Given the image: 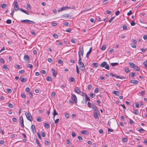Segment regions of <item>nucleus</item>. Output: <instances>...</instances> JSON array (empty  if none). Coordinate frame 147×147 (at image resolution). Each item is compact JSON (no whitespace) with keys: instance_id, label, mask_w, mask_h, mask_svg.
<instances>
[{"instance_id":"obj_1","label":"nucleus","mask_w":147,"mask_h":147,"mask_svg":"<svg viewBox=\"0 0 147 147\" xmlns=\"http://www.w3.org/2000/svg\"><path fill=\"white\" fill-rule=\"evenodd\" d=\"M100 67H104L105 69L107 70L109 69V65L105 61L102 62L100 64Z\"/></svg>"},{"instance_id":"obj_2","label":"nucleus","mask_w":147,"mask_h":147,"mask_svg":"<svg viewBox=\"0 0 147 147\" xmlns=\"http://www.w3.org/2000/svg\"><path fill=\"white\" fill-rule=\"evenodd\" d=\"M78 57H79V61L78 62V63L79 64L80 67H83L84 66V64L81 61L82 59L80 56V54L79 51L78 52Z\"/></svg>"},{"instance_id":"obj_3","label":"nucleus","mask_w":147,"mask_h":147,"mask_svg":"<svg viewBox=\"0 0 147 147\" xmlns=\"http://www.w3.org/2000/svg\"><path fill=\"white\" fill-rule=\"evenodd\" d=\"M25 115L27 119L28 120L30 121H32V117L29 113L26 112L25 113Z\"/></svg>"},{"instance_id":"obj_4","label":"nucleus","mask_w":147,"mask_h":147,"mask_svg":"<svg viewBox=\"0 0 147 147\" xmlns=\"http://www.w3.org/2000/svg\"><path fill=\"white\" fill-rule=\"evenodd\" d=\"M14 7L15 11H17L19 10V7L18 5V3L17 1H15L14 2Z\"/></svg>"},{"instance_id":"obj_5","label":"nucleus","mask_w":147,"mask_h":147,"mask_svg":"<svg viewBox=\"0 0 147 147\" xmlns=\"http://www.w3.org/2000/svg\"><path fill=\"white\" fill-rule=\"evenodd\" d=\"M71 98L72 100L74 101V102L76 104L77 103V97L75 94H71Z\"/></svg>"},{"instance_id":"obj_6","label":"nucleus","mask_w":147,"mask_h":147,"mask_svg":"<svg viewBox=\"0 0 147 147\" xmlns=\"http://www.w3.org/2000/svg\"><path fill=\"white\" fill-rule=\"evenodd\" d=\"M71 9V7H69L67 6V7H62L60 9H59L58 10V11L59 12H61L62 11L67 10L68 9Z\"/></svg>"},{"instance_id":"obj_7","label":"nucleus","mask_w":147,"mask_h":147,"mask_svg":"<svg viewBox=\"0 0 147 147\" xmlns=\"http://www.w3.org/2000/svg\"><path fill=\"white\" fill-rule=\"evenodd\" d=\"M24 120L22 117H20V122L21 124V127L23 128L24 127Z\"/></svg>"},{"instance_id":"obj_8","label":"nucleus","mask_w":147,"mask_h":147,"mask_svg":"<svg viewBox=\"0 0 147 147\" xmlns=\"http://www.w3.org/2000/svg\"><path fill=\"white\" fill-rule=\"evenodd\" d=\"M99 114V113L98 111H96L94 112V113L93 114V115L94 118L96 119H98V115Z\"/></svg>"},{"instance_id":"obj_9","label":"nucleus","mask_w":147,"mask_h":147,"mask_svg":"<svg viewBox=\"0 0 147 147\" xmlns=\"http://www.w3.org/2000/svg\"><path fill=\"white\" fill-rule=\"evenodd\" d=\"M74 91L76 93L79 94L81 93V91L80 89L77 87H76L74 89Z\"/></svg>"},{"instance_id":"obj_10","label":"nucleus","mask_w":147,"mask_h":147,"mask_svg":"<svg viewBox=\"0 0 147 147\" xmlns=\"http://www.w3.org/2000/svg\"><path fill=\"white\" fill-rule=\"evenodd\" d=\"M51 70L53 72V75L54 76V77H55L57 74V71H56L55 69L53 68L51 69Z\"/></svg>"},{"instance_id":"obj_11","label":"nucleus","mask_w":147,"mask_h":147,"mask_svg":"<svg viewBox=\"0 0 147 147\" xmlns=\"http://www.w3.org/2000/svg\"><path fill=\"white\" fill-rule=\"evenodd\" d=\"M31 129L32 130V132L34 133L36 131V128L35 125H32Z\"/></svg>"},{"instance_id":"obj_12","label":"nucleus","mask_w":147,"mask_h":147,"mask_svg":"<svg viewBox=\"0 0 147 147\" xmlns=\"http://www.w3.org/2000/svg\"><path fill=\"white\" fill-rule=\"evenodd\" d=\"M24 59L26 61H29V58L28 55L25 54L24 55Z\"/></svg>"},{"instance_id":"obj_13","label":"nucleus","mask_w":147,"mask_h":147,"mask_svg":"<svg viewBox=\"0 0 147 147\" xmlns=\"http://www.w3.org/2000/svg\"><path fill=\"white\" fill-rule=\"evenodd\" d=\"M92 108L94 109V112L96 111H98L95 105H94L93 104Z\"/></svg>"},{"instance_id":"obj_14","label":"nucleus","mask_w":147,"mask_h":147,"mask_svg":"<svg viewBox=\"0 0 147 147\" xmlns=\"http://www.w3.org/2000/svg\"><path fill=\"white\" fill-rule=\"evenodd\" d=\"M92 50V48L90 47V49L89 50L88 52L87 53L86 55V57H88L89 55L90 54Z\"/></svg>"},{"instance_id":"obj_15","label":"nucleus","mask_w":147,"mask_h":147,"mask_svg":"<svg viewBox=\"0 0 147 147\" xmlns=\"http://www.w3.org/2000/svg\"><path fill=\"white\" fill-rule=\"evenodd\" d=\"M58 114V113H57L56 111V110H53V118L54 119H55V116Z\"/></svg>"},{"instance_id":"obj_16","label":"nucleus","mask_w":147,"mask_h":147,"mask_svg":"<svg viewBox=\"0 0 147 147\" xmlns=\"http://www.w3.org/2000/svg\"><path fill=\"white\" fill-rule=\"evenodd\" d=\"M131 82L134 84H137L138 83V81L136 80H133Z\"/></svg>"},{"instance_id":"obj_17","label":"nucleus","mask_w":147,"mask_h":147,"mask_svg":"<svg viewBox=\"0 0 147 147\" xmlns=\"http://www.w3.org/2000/svg\"><path fill=\"white\" fill-rule=\"evenodd\" d=\"M81 133L87 135L89 134V132L87 131H82Z\"/></svg>"},{"instance_id":"obj_18","label":"nucleus","mask_w":147,"mask_h":147,"mask_svg":"<svg viewBox=\"0 0 147 147\" xmlns=\"http://www.w3.org/2000/svg\"><path fill=\"white\" fill-rule=\"evenodd\" d=\"M129 64L130 66L131 67H133L134 68L136 65L133 63L132 62H130L129 63Z\"/></svg>"},{"instance_id":"obj_19","label":"nucleus","mask_w":147,"mask_h":147,"mask_svg":"<svg viewBox=\"0 0 147 147\" xmlns=\"http://www.w3.org/2000/svg\"><path fill=\"white\" fill-rule=\"evenodd\" d=\"M112 93L113 94H114L117 96H118L119 94V92L116 91H113L112 92Z\"/></svg>"},{"instance_id":"obj_20","label":"nucleus","mask_w":147,"mask_h":147,"mask_svg":"<svg viewBox=\"0 0 147 147\" xmlns=\"http://www.w3.org/2000/svg\"><path fill=\"white\" fill-rule=\"evenodd\" d=\"M85 100L86 101H90V98L88 97L87 94H85Z\"/></svg>"},{"instance_id":"obj_21","label":"nucleus","mask_w":147,"mask_h":147,"mask_svg":"<svg viewBox=\"0 0 147 147\" xmlns=\"http://www.w3.org/2000/svg\"><path fill=\"white\" fill-rule=\"evenodd\" d=\"M7 6V5L5 3L1 4L0 5V7L3 8H5Z\"/></svg>"},{"instance_id":"obj_22","label":"nucleus","mask_w":147,"mask_h":147,"mask_svg":"<svg viewBox=\"0 0 147 147\" xmlns=\"http://www.w3.org/2000/svg\"><path fill=\"white\" fill-rule=\"evenodd\" d=\"M134 69L137 71H140V69L139 68L137 65H135L134 67Z\"/></svg>"},{"instance_id":"obj_23","label":"nucleus","mask_w":147,"mask_h":147,"mask_svg":"<svg viewBox=\"0 0 147 147\" xmlns=\"http://www.w3.org/2000/svg\"><path fill=\"white\" fill-rule=\"evenodd\" d=\"M80 51L81 55L83 56L84 53L83 47H82V48L81 49H80Z\"/></svg>"},{"instance_id":"obj_24","label":"nucleus","mask_w":147,"mask_h":147,"mask_svg":"<svg viewBox=\"0 0 147 147\" xmlns=\"http://www.w3.org/2000/svg\"><path fill=\"white\" fill-rule=\"evenodd\" d=\"M44 126L46 128H48L49 127V125L48 123H45L44 124Z\"/></svg>"},{"instance_id":"obj_25","label":"nucleus","mask_w":147,"mask_h":147,"mask_svg":"<svg viewBox=\"0 0 147 147\" xmlns=\"http://www.w3.org/2000/svg\"><path fill=\"white\" fill-rule=\"evenodd\" d=\"M27 9L28 10H30L31 9V6L30 5L29 3H28L27 4Z\"/></svg>"},{"instance_id":"obj_26","label":"nucleus","mask_w":147,"mask_h":147,"mask_svg":"<svg viewBox=\"0 0 147 147\" xmlns=\"http://www.w3.org/2000/svg\"><path fill=\"white\" fill-rule=\"evenodd\" d=\"M70 15L68 14H65L63 15L62 17L64 18L69 17Z\"/></svg>"},{"instance_id":"obj_27","label":"nucleus","mask_w":147,"mask_h":147,"mask_svg":"<svg viewBox=\"0 0 147 147\" xmlns=\"http://www.w3.org/2000/svg\"><path fill=\"white\" fill-rule=\"evenodd\" d=\"M46 80L48 81H51L52 80V78L51 77L48 76L47 77Z\"/></svg>"},{"instance_id":"obj_28","label":"nucleus","mask_w":147,"mask_h":147,"mask_svg":"<svg viewBox=\"0 0 147 147\" xmlns=\"http://www.w3.org/2000/svg\"><path fill=\"white\" fill-rule=\"evenodd\" d=\"M98 65L99 64L98 63H93L92 64V65L96 67H97Z\"/></svg>"},{"instance_id":"obj_29","label":"nucleus","mask_w":147,"mask_h":147,"mask_svg":"<svg viewBox=\"0 0 147 147\" xmlns=\"http://www.w3.org/2000/svg\"><path fill=\"white\" fill-rule=\"evenodd\" d=\"M119 64L118 63H111V65L112 66H114L115 65H117Z\"/></svg>"},{"instance_id":"obj_30","label":"nucleus","mask_w":147,"mask_h":147,"mask_svg":"<svg viewBox=\"0 0 147 147\" xmlns=\"http://www.w3.org/2000/svg\"><path fill=\"white\" fill-rule=\"evenodd\" d=\"M28 20H21L20 21L22 23H28Z\"/></svg>"},{"instance_id":"obj_31","label":"nucleus","mask_w":147,"mask_h":147,"mask_svg":"<svg viewBox=\"0 0 147 147\" xmlns=\"http://www.w3.org/2000/svg\"><path fill=\"white\" fill-rule=\"evenodd\" d=\"M36 120L37 121L40 122L42 121V120L40 117H38L36 118Z\"/></svg>"},{"instance_id":"obj_32","label":"nucleus","mask_w":147,"mask_h":147,"mask_svg":"<svg viewBox=\"0 0 147 147\" xmlns=\"http://www.w3.org/2000/svg\"><path fill=\"white\" fill-rule=\"evenodd\" d=\"M6 23L7 24H11V21L10 20L8 19L6 21Z\"/></svg>"},{"instance_id":"obj_33","label":"nucleus","mask_w":147,"mask_h":147,"mask_svg":"<svg viewBox=\"0 0 147 147\" xmlns=\"http://www.w3.org/2000/svg\"><path fill=\"white\" fill-rule=\"evenodd\" d=\"M27 79L26 78H22L21 80V82H25L26 81Z\"/></svg>"},{"instance_id":"obj_34","label":"nucleus","mask_w":147,"mask_h":147,"mask_svg":"<svg viewBox=\"0 0 147 147\" xmlns=\"http://www.w3.org/2000/svg\"><path fill=\"white\" fill-rule=\"evenodd\" d=\"M69 80L70 82H73L75 81V79L73 77H71L70 78Z\"/></svg>"},{"instance_id":"obj_35","label":"nucleus","mask_w":147,"mask_h":147,"mask_svg":"<svg viewBox=\"0 0 147 147\" xmlns=\"http://www.w3.org/2000/svg\"><path fill=\"white\" fill-rule=\"evenodd\" d=\"M64 25L67 26H70V24L68 22H67L64 23Z\"/></svg>"},{"instance_id":"obj_36","label":"nucleus","mask_w":147,"mask_h":147,"mask_svg":"<svg viewBox=\"0 0 147 147\" xmlns=\"http://www.w3.org/2000/svg\"><path fill=\"white\" fill-rule=\"evenodd\" d=\"M122 140L124 142H126L127 141V139L126 138H122Z\"/></svg>"},{"instance_id":"obj_37","label":"nucleus","mask_w":147,"mask_h":147,"mask_svg":"<svg viewBox=\"0 0 147 147\" xmlns=\"http://www.w3.org/2000/svg\"><path fill=\"white\" fill-rule=\"evenodd\" d=\"M133 113H134L135 114L137 115L139 113V111L138 110H135L134 111V112H133Z\"/></svg>"},{"instance_id":"obj_38","label":"nucleus","mask_w":147,"mask_h":147,"mask_svg":"<svg viewBox=\"0 0 147 147\" xmlns=\"http://www.w3.org/2000/svg\"><path fill=\"white\" fill-rule=\"evenodd\" d=\"M144 65V66L146 68H147V60L145 61L143 63Z\"/></svg>"},{"instance_id":"obj_39","label":"nucleus","mask_w":147,"mask_h":147,"mask_svg":"<svg viewBox=\"0 0 147 147\" xmlns=\"http://www.w3.org/2000/svg\"><path fill=\"white\" fill-rule=\"evenodd\" d=\"M36 143L40 147L41 146V145L40 144L39 141L37 139H36Z\"/></svg>"},{"instance_id":"obj_40","label":"nucleus","mask_w":147,"mask_h":147,"mask_svg":"<svg viewBox=\"0 0 147 147\" xmlns=\"http://www.w3.org/2000/svg\"><path fill=\"white\" fill-rule=\"evenodd\" d=\"M76 69L77 74H79V68L78 66L77 65H76Z\"/></svg>"},{"instance_id":"obj_41","label":"nucleus","mask_w":147,"mask_h":147,"mask_svg":"<svg viewBox=\"0 0 147 147\" xmlns=\"http://www.w3.org/2000/svg\"><path fill=\"white\" fill-rule=\"evenodd\" d=\"M27 67L28 68H29L31 69H32L33 67V66L31 64H28L27 65Z\"/></svg>"},{"instance_id":"obj_42","label":"nucleus","mask_w":147,"mask_h":147,"mask_svg":"<svg viewBox=\"0 0 147 147\" xmlns=\"http://www.w3.org/2000/svg\"><path fill=\"white\" fill-rule=\"evenodd\" d=\"M55 92H52V93L51 94V96L53 97H55Z\"/></svg>"},{"instance_id":"obj_43","label":"nucleus","mask_w":147,"mask_h":147,"mask_svg":"<svg viewBox=\"0 0 147 147\" xmlns=\"http://www.w3.org/2000/svg\"><path fill=\"white\" fill-rule=\"evenodd\" d=\"M131 26H134L136 25V23L134 21H132L131 23Z\"/></svg>"},{"instance_id":"obj_44","label":"nucleus","mask_w":147,"mask_h":147,"mask_svg":"<svg viewBox=\"0 0 147 147\" xmlns=\"http://www.w3.org/2000/svg\"><path fill=\"white\" fill-rule=\"evenodd\" d=\"M28 94L30 98H32V97L33 94L32 92H29Z\"/></svg>"},{"instance_id":"obj_45","label":"nucleus","mask_w":147,"mask_h":147,"mask_svg":"<svg viewBox=\"0 0 147 147\" xmlns=\"http://www.w3.org/2000/svg\"><path fill=\"white\" fill-rule=\"evenodd\" d=\"M95 94L93 93H91L90 94V96L92 98H94L95 96Z\"/></svg>"},{"instance_id":"obj_46","label":"nucleus","mask_w":147,"mask_h":147,"mask_svg":"<svg viewBox=\"0 0 147 147\" xmlns=\"http://www.w3.org/2000/svg\"><path fill=\"white\" fill-rule=\"evenodd\" d=\"M127 28V26L125 25H124L123 26V30H125Z\"/></svg>"},{"instance_id":"obj_47","label":"nucleus","mask_w":147,"mask_h":147,"mask_svg":"<svg viewBox=\"0 0 147 147\" xmlns=\"http://www.w3.org/2000/svg\"><path fill=\"white\" fill-rule=\"evenodd\" d=\"M53 36L56 38H58V36L56 34H54L53 35Z\"/></svg>"},{"instance_id":"obj_48","label":"nucleus","mask_w":147,"mask_h":147,"mask_svg":"<svg viewBox=\"0 0 147 147\" xmlns=\"http://www.w3.org/2000/svg\"><path fill=\"white\" fill-rule=\"evenodd\" d=\"M28 23H29L30 24H33L34 23V22L32 21L28 20Z\"/></svg>"},{"instance_id":"obj_49","label":"nucleus","mask_w":147,"mask_h":147,"mask_svg":"<svg viewBox=\"0 0 147 147\" xmlns=\"http://www.w3.org/2000/svg\"><path fill=\"white\" fill-rule=\"evenodd\" d=\"M45 144L46 145H49L50 144V142L47 141H45Z\"/></svg>"},{"instance_id":"obj_50","label":"nucleus","mask_w":147,"mask_h":147,"mask_svg":"<svg viewBox=\"0 0 147 147\" xmlns=\"http://www.w3.org/2000/svg\"><path fill=\"white\" fill-rule=\"evenodd\" d=\"M37 135L39 138L40 140L41 139V137L40 136V134L39 132H38L37 133Z\"/></svg>"},{"instance_id":"obj_51","label":"nucleus","mask_w":147,"mask_h":147,"mask_svg":"<svg viewBox=\"0 0 147 147\" xmlns=\"http://www.w3.org/2000/svg\"><path fill=\"white\" fill-rule=\"evenodd\" d=\"M115 18V17H112L111 19H110L109 20V22L110 23H111L112 22L113 20V19H114Z\"/></svg>"},{"instance_id":"obj_52","label":"nucleus","mask_w":147,"mask_h":147,"mask_svg":"<svg viewBox=\"0 0 147 147\" xmlns=\"http://www.w3.org/2000/svg\"><path fill=\"white\" fill-rule=\"evenodd\" d=\"M99 92V89L98 88H96L94 90V92L96 93H97L98 92Z\"/></svg>"},{"instance_id":"obj_53","label":"nucleus","mask_w":147,"mask_h":147,"mask_svg":"<svg viewBox=\"0 0 147 147\" xmlns=\"http://www.w3.org/2000/svg\"><path fill=\"white\" fill-rule=\"evenodd\" d=\"M58 63L59 64L62 65L63 63V61L59 59L58 61Z\"/></svg>"},{"instance_id":"obj_54","label":"nucleus","mask_w":147,"mask_h":147,"mask_svg":"<svg viewBox=\"0 0 147 147\" xmlns=\"http://www.w3.org/2000/svg\"><path fill=\"white\" fill-rule=\"evenodd\" d=\"M8 107L10 108H13V105L10 103L8 104Z\"/></svg>"},{"instance_id":"obj_55","label":"nucleus","mask_w":147,"mask_h":147,"mask_svg":"<svg viewBox=\"0 0 147 147\" xmlns=\"http://www.w3.org/2000/svg\"><path fill=\"white\" fill-rule=\"evenodd\" d=\"M3 68L6 70H8V67H7V65H4Z\"/></svg>"},{"instance_id":"obj_56","label":"nucleus","mask_w":147,"mask_h":147,"mask_svg":"<svg viewBox=\"0 0 147 147\" xmlns=\"http://www.w3.org/2000/svg\"><path fill=\"white\" fill-rule=\"evenodd\" d=\"M92 88V86L91 85H89L88 86V90H90Z\"/></svg>"},{"instance_id":"obj_57","label":"nucleus","mask_w":147,"mask_h":147,"mask_svg":"<svg viewBox=\"0 0 147 147\" xmlns=\"http://www.w3.org/2000/svg\"><path fill=\"white\" fill-rule=\"evenodd\" d=\"M7 91L9 93H11L12 92L11 90L9 88H7Z\"/></svg>"},{"instance_id":"obj_58","label":"nucleus","mask_w":147,"mask_h":147,"mask_svg":"<svg viewBox=\"0 0 147 147\" xmlns=\"http://www.w3.org/2000/svg\"><path fill=\"white\" fill-rule=\"evenodd\" d=\"M120 14V11L119 10L117 11L115 13L116 16H118Z\"/></svg>"},{"instance_id":"obj_59","label":"nucleus","mask_w":147,"mask_h":147,"mask_svg":"<svg viewBox=\"0 0 147 147\" xmlns=\"http://www.w3.org/2000/svg\"><path fill=\"white\" fill-rule=\"evenodd\" d=\"M132 13V11L131 10H130L127 13L128 16H130Z\"/></svg>"},{"instance_id":"obj_60","label":"nucleus","mask_w":147,"mask_h":147,"mask_svg":"<svg viewBox=\"0 0 147 147\" xmlns=\"http://www.w3.org/2000/svg\"><path fill=\"white\" fill-rule=\"evenodd\" d=\"M129 69L128 67L126 68L125 69V71L126 72H128L129 71Z\"/></svg>"},{"instance_id":"obj_61","label":"nucleus","mask_w":147,"mask_h":147,"mask_svg":"<svg viewBox=\"0 0 147 147\" xmlns=\"http://www.w3.org/2000/svg\"><path fill=\"white\" fill-rule=\"evenodd\" d=\"M21 96L23 98H26V95L24 93H22L21 94Z\"/></svg>"},{"instance_id":"obj_62","label":"nucleus","mask_w":147,"mask_h":147,"mask_svg":"<svg viewBox=\"0 0 147 147\" xmlns=\"http://www.w3.org/2000/svg\"><path fill=\"white\" fill-rule=\"evenodd\" d=\"M5 142L3 140H0V146L1 144H3Z\"/></svg>"},{"instance_id":"obj_63","label":"nucleus","mask_w":147,"mask_h":147,"mask_svg":"<svg viewBox=\"0 0 147 147\" xmlns=\"http://www.w3.org/2000/svg\"><path fill=\"white\" fill-rule=\"evenodd\" d=\"M80 69L81 71H83L85 70V66L83 67H80Z\"/></svg>"},{"instance_id":"obj_64","label":"nucleus","mask_w":147,"mask_h":147,"mask_svg":"<svg viewBox=\"0 0 147 147\" xmlns=\"http://www.w3.org/2000/svg\"><path fill=\"white\" fill-rule=\"evenodd\" d=\"M41 136L43 137H45L46 136V134H45V133L44 132H42L41 133Z\"/></svg>"}]
</instances>
